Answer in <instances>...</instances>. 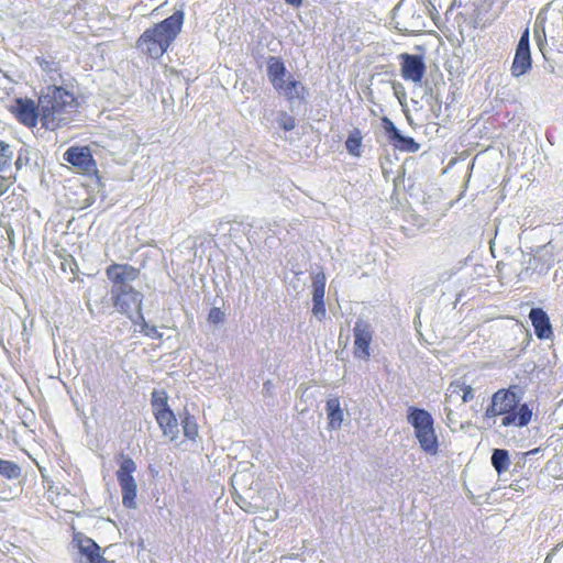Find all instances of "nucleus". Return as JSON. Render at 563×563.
Masks as SVG:
<instances>
[{
  "label": "nucleus",
  "instance_id": "f3484780",
  "mask_svg": "<svg viewBox=\"0 0 563 563\" xmlns=\"http://www.w3.org/2000/svg\"><path fill=\"white\" fill-rule=\"evenodd\" d=\"M536 335L541 339H550L553 334L550 319L541 308H532L529 313Z\"/></svg>",
  "mask_w": 563,
  "mask_h": 563
},
{
  "label": "nucleus",
  "instance_id": "bb28decb",
  "mask_svg": "<svg viewBox=\"0 0 563 563\" xmlns=\"http://www.w3.org/2000/svg\"><path fill=\"white\" fill-rule=\"evenodd\" d=\"M208 320L214 324L221 323L224 320V312L220 308L213 307L209 311Z\"/></svg>",
  "mask_w": 563,
  "mask_h": 563
},
{
  "label": "nucleus",
  "instance_id": "4be33fe9",
  "mask_svg": "<svg viewBox=\"0 0 563 563\" xmlns=\"http://www.w3.org/2000/svg\"><path fill=\"white\" fill-rule=\"evenodd\" d=\"M325 275L318 273L312 277V301H324Z\"/></svg>",
  "mask_w": 563,
  "mask_h": 563
},
{
  "label": "nucleus",
  "instance_id": "c756f323",
  "mask_svg": "<svg viewBox=\"0 0 563 563\" xmlns=\"http://www.w3.org/2000/svg\"><path fill=\"white\" fill-rule=\"evenodd\" d=\"M286 3L292 5V7H300L302 4L303 0H284Z\"/></svg>",
  "mask_w": 563,
  "mask_h": 563
},
{
  "label": "nucleus",
  "instance_id": "393cba45",
  "mask_svg": "<svg viewBox=\"0 0 563 563\" xmlns=\"http://www.w3.org/2000/svg\"><path fill=\"white\" fill-rule=\"evenodd\" d=\"M12 161V151L10 146L0 140V172L10 167Z\"/></svg>",
  "mask_w": 563,
  "mask_h": 563
},
{
  "label": "nucleus",
  "instance_id": "a211bd4d",
  "mask_svg": "<svg viewBox=\"0 0 563 563\" xmlns=\"http://www.w3.org/2000/svg\"><path fill=\"white\" fill-rule=\"evenodd\" d=\"M327 412L329 419V427L332 429L340 428L343 421V411L341 409L340 399L338 397L328 399Z\"/></svg>",
  "mask_w": 563,
  "mask_h": 563
},
{
  "label": "nucleus",
  "instance_id": "f257e3e1",
  "mask_svg": "<svg viewBox=\"0 0 563 563\" xmlns=\"http://www.w3.org/2000/svg\"><path fill=\"white\" fill-rule=\"evenodd\" d=\"M111 282V301L115 310L129 318L133 323L143 320V295L130 283L140 277V269L130 264L113 263L106 268Z\"/></svg>",
  "mask_w": 563,
  "mask_h": 563
},
{
  "label": "nucleus",
  "instance_id": "f03ea898",
  "mask_svg": "<svg viewBox=\"0 0 563 563\" xmlns=\"http://www.w3.org/2000/svg\"><path fill=\"white\" fill-rule=\"evenodd\" d=\"M516 386L500 388L492 396L490 404L484 412L485 418L500 417V426L504 428L527 427L533 417L532 408L527 402H521V397L516 391Z\"/></svg>",
  "mask_w": 563,
  "mask_h": 563
},
{
  "label": "nucleus",
  "instance_id": "dca6fc26",
  "mask_svg": "<svg viewBox=\"0 0 563 563\" xmlns=\"http://www.w3.org/2000/svg\"><path fill=\"white\" fill-rule=\"evenodd\" d=\"M457 399H461L463 404L471 402L475 399L474 388L467 384L463 377L452 380L445 393L446 401L451 402Z\"/></svg>",
  "mask_w": 563,
  "mask_h": 563
},
{
  "label": "nucleus",
  "instance_id": "0eeeda50",
  "mask_svg": "<svg viewBox=\"0 0 563 563\" xmlns=\"http://www.w3.org/2000/svg\"><path fill=\"white\" fill-rule=\"evenodd\" d=\"M151 405L154 417L162 429L164 435L173 441L178 434V422L173 410L168 406V396L165 390H154L152 393Z\"/></svg>",
  "mask_w": 563,
  "mask_h": 563
},
{
  "label": "nucleus",
  "instance_id": "423d86ee",
  "mask_svg": "<svg viewBox=\"0 0 563 563\" xmlns=\"http://www.w3.org/2000/svg\"><path fill=\"white\" fill-rule=\"evenodd\" d=\"M287 69L279 57L272 56L267 62V76L272 86L282 92L288 101L303 100L307 88L292 76L285 80Z\"/></svg>",
  "mask_w": 563,
  "mask_h": 563
},
{
  "label": "nucleus",
  "instance_id": "aec40b11",
  "mask_svg": "<svg viewBox=\"0 0 563 563\" xmlns=\"http://www.w3.org/2000/svg\"><path fill=\"white\" fill-rule=\"evenodd\" d=\"M492 464L498 474L506 472L510 465L508 451L504 449H495L492 454Z\"/></svg>",
  "mask_w": 563,
  "mask_h": 563
},
{
  "label": "nucleus",
  "instance_id": "6ab92c4d",
  "mask_svg": "<svg viewBox=\"0 0 563 563\" xmlns=\"http://www.w3.org/2000/svg\"><path fill=\"white\" fill-rule=\"evenodd\" d=\"M35 62L42 71L49 77L51 80L55 81L57 78L62 79L60 65L54 58H46L41 56L36 57Z\"/></svg>",
  "mask_w": 563,
  "mask_h": 563
},
{
  "label": "nucleus",
  "instance_id": "412c9836",
  "mask_svg": "<svg viewBox=\"0 0 563 563\" xmlns=\"http://www.w3.org/2000/svg\"><path fill=\"white\" fill-rule=\"evenodd\" d=\"M362 140L363 136L358 129H354L350 132L345 141V147L349 154L355 157L361 156Z\"/></svg>",
  "mask_w": 563,
  "mask_h": 563
},
{
  "label": "nucleus",
  "instance_id": "f8f14e48",
  "mask_svg": "<svg viewBox=\"0 0 563 563\" xmlns=\"http://www.w3.org/2000/svg\"><path fill=\"white\" fill-rule=\"evenodd\" d=\"M400 74L404 80L420 84L426 75V64L421 55L402 53L399 55Z\"/></svg>",
  "mask_w": 563,
  "mask_h": 563
},
{
  "label": "nucleus",
  "instance_id": "a878e982",
  "mask_svg": "<svg viewBox=\"0 0 563 563\" xmlns=\"http://www.w3.org/2000/svg\"><path fill=\"white\" fill-rule=\"evenodd\" d=\"M142 328V332L150 338L153 339H159L162 338V333L158 332L157 328L154 325H148L145 321V318L143 317V320H140V323H137Z\"/></svg>",
  "mask_w": 563,
  "mask_h": 563
},
{
  "label": "nucleus",
  "instance_id": "39448f33",
  "mask_svg": "<svg viewBox=\"0 0 563 563\" xmlns=\"http://www.w3.org/2000/svg\"><path fill=\"white\" fill-rule=\"evenodd\" d=\"M408 422L415 430V435L421 450L429 455L439 452V440L434 430V421L429 411L416 407L409 408Z\"/></svg>",
  "mask_w": 563,
  "mask_h": 563
},
{
  "label": "nucleus",
  "instance_id": "b1692460",
  "mask_svg": "<svg viewBox=\"0 0 563 563\" xmlns=\"http://www.w3.org/2000/svg\"><path fill=\"white\" fill-rule=\"evenodd\" d=\"M181 426L185 437H187L190 440H195L196 437L198 435V426L195 419L191 416H186L181 420Z\"/></svg>",
  "mask_w": 563,
  "mask_h": 563
},
{
  "label": "nucleus",
  "instance_id": "7ed1b4c3",
  "mask_svg": "<svg viewBox=\"0 0 563 563\" xmlns=\"http://www.w3.org/2000/svg\"><path fill=\"white\" fill-rule=\"evenodd\" d=\"M185 13L175 11L170 16L146 29L136 41V48L147 57L158 59L181 32Z\"/></svg>",
  "mask_w": 563,
  "mask_h": 563
},
{
  "label": "nucleus",
  "instance_id": "cd10ccee",
  "mask_svg": "<svg viewBox=\"0 0 563 563\" xmlns=\"http://www.w3.org/2000/svg\"><path fill=\"white\" fill-rule=\"evenodd\" d=\"M279 125H280L285 131H291V130L295 128V125H296V123H295V119H294L291 115H289V114H287V113H284V114L282 115L280 121H279Z\"/></svg>",
  "mask_w": 563,
  "mask_h": 563
},
{
  "label": "nucleus",
  "instance_id": "20e7f679",
  "mask_svg": "<svg viewBox=\"0 0 563 563\" xmlns=\"http://www.w3.org/2000/svg\"><path fill=\"white\" fill-rule=\"evenodd\" d=\"M42 128L56 131L67 123L68 115L78 107L75 93L62 86L52 85L38 96Z\"/></svg>",
  "mask_w": 563,
  "mask_h": 563
},
{
  "label": "nucleus",
  "instance_id": "6e6552de",
  "mask_svg": "<svg viewBox=\"0 0 563 563\" xmlns=\"http://www.w3.org/2000/svg\"><path fill=\"white\" fill-rule=\"evenodd\" d=\"M136 464L130 456H123L117 471V479L122 492V504L125 508L132 509L136 506L137 485L133 477Z\"/></svg>",
  "mask_w": 563,
  "mask_h": 563
},
{
  "label": "nucleus",
  "instance_id": "9b49d317",
  "mask_svg": "<svg viewBox=\"0 0 563 563\" xmlns=\"http://www.w3.org/2000/svg\"><path fill=\"white\" fill-rule=\"evenodd\" d=\"M382 126L389 143L396 151L416 153L420 150V144L410 136H404L389 118H382Z\"/></svg>",
  "mask_w": 563,
  "mask_h": 563
},
{
  "label": "nucleus",
  "instance_id": "9d476101",
  "mask_svg": "<svg viewBox=\"0 0 563 563\" xmlns=\"http://www.w3.org/2000/svg\"><path fill=\"white\" fill-rule=\"evenodd\" d=\"M9 112L23 125L35 128L42 123L40 102L31 98H15L8 108Z\"/></svg>",
  "mask_w": 563,
  "mask_h": 563
},
{
  "label": "nucleus",
  "instance_id": "5701e85b",
  "mask_svg": "<svg viewBox=\"0 0 563 563\" xmlns=\"http://www.w3.org/2000/svg\"><path fill=\"white\" fill-rule=\"evenodd\" d=\"M20 473V467L14 462L0 459V475L12 479L19 477Z\"/></svg>",
  "mask_w": 563,
  "mask_h": 563
},
{
  "label": "nucleus",
  "instance_id": "7c9ffc66",
  "mask_svg": "<svg viewBox=\"0 0 563 563\" xmlns=\"http://www.w3.org/2000/svg\"><path fill=\"white\" fill-rule=\"evenodd\" d=\"M539 450L538 449H534V450H530L529 452H527L526 454L529 455V454H534L537 453Z\"/></svg>",
  "mask_w": 563,
  "mask_h": 563
},
{
  "label": "nucleus",
  "instance_id": "1a4fd4ad",
  "mask_svg": "<svg viewBox=\"0 0 563 563\" xmlns=\"http://www.w3.org/2000/svg\"><path fill=\"white\" fill-rule=\"evenodd\" d=\"M63 158L70 164L78 174L88 177L98 176V165L89 146H70L63 154Z\"/></svg>",
  "mask_w": 563,
  "mask_h": 563
},
{
  "label": "nucleus",
  "instance_id": "4468645a",
  "mask_svg": "<svg viewBox=\"0 0 563 563\" xmlns=\"http://www.w3.org/2000/svg\"><path fill=\"white\" fill-rule=\"evenodd\" d=\"M353 333L354 356L367 361L371 356L369 346L373 340V329L371 324L364 320H357L355 322Z\"/></svg>",
  "mask_w": 563,
  "mask_h": 563
},
{
  "label": "nucleus",
  "instance_id": "ddd939ff",
  "mask_svg": "<svg viewBox=\"0 0 563 563\" xmlns=\"http://www.w3.org/2000/svg\"><path fill=\"white\" fill-rule=\"evenodd\" d=\"M529 36V29H526L516 47L515 57L510 68L514 77H520L531 69L532 59Z\"/></svg>",
  "mask_w": 563,
  "mask_h": 563
},
{
  "label": "nucleus",
  "instance_id": "c85d7f7f",
  "mask_svg": "<svg viewBox=\"0 0 563 563\" xmlns=\"http://www.w3.org/2000/svg\"><path fill=\"white\" fill-rule=\"evenodd\" d=\"M312 313L318 318V319H323L325 317V306H324V301H313V306H312Z\"/></svg>",
  "mask_w": 563,
  "mask_h": 563
},
{
  "label": "nucleus",
  "instance_id": "2eb2a0df",
  "mask_svg": "<svg viewBox=\"0 0 563 563\" xmlns=\"http://www.w3.org/2000/svg\"><path fill=\"white\" fill-rule=\"evenodd\" d=\"M73 542L82 558L80 563H108L107 559L101 554L99 544L93 539L77 532L74 534Z\"/></svg>",
  "mask_w": 563,
  "mask_h": 563
}]
</instances>
